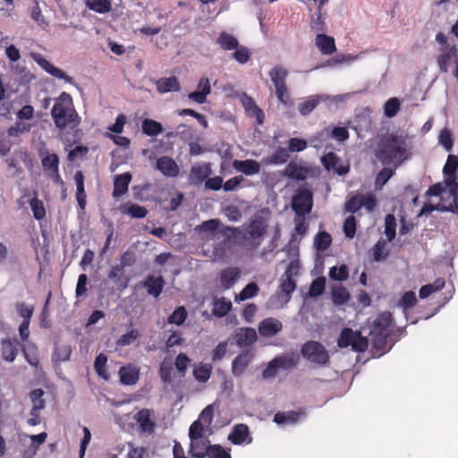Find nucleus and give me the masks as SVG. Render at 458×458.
Returning <instances> with one entry per match:
<instances>
[{
	"label": "nucleus",
	"mask_w": 458,
	"mask_h": 458,
	"mask_svg": "<svg viewBox=\"0 0 458 458\" xmlns=\"http://www.w3.org/2000/svg\"><path fill=\"white\" fill-rule=\"evenodd\" d=\"M142 285L149 295L157 298L164 289L165 280L161 276L149 275L142 283Z\"/></svg>",
	"instance_id": "obj_19"
},
{
	"label": "nucleus",
	"mask_w": 458,
	"mask_h": 458,
	"mask_svg": "<svg viewBox=\"0 0 458 458\" xmlns=\"http://www.w3.org/2000/svg\"><path fill=\"white\" fill-rule=\"evenodd\" d=\"M118 374L120 383L123 386L135 385L140 378V369L131 363L122 366Z\"/></svg>",
	"instance_id": "obj_13"
},
{
	"label": "nucleus",
	"mask_w": 458,
	"mask_h": 458,
	"mask_svg": "<svg viewBox=\"0 0 458 458\" xmlns=\"http://www.w3.org/2000/svg\"><path fill=\"white\" fill-rule=\"evenodd\" d=\"M187 316L186 309L183 306H180L168 317L167 322L169 324L181 326L185 322Z\"/></svg>",
	"instance_id": "obj_54"
},
{
	"label": "nucleus",
	"mask_w": 458,
	"mask_h": 458,
	"mask_svg": "<svg viewBox=\"0 0 458 458\" xmlns=\"http://www.w3.org/2000/svg\"><path fill=\"white\" fill-rule=\"evenodd\" d=\"M282 329V322L274 318H267L259 325V335L263 337H272L281 332Z\"/></svg>",
	"instance_id": "obj_17"
},
{
	"label": "nucleus",
	"mask_w": 458,
	"mask_h": 458,
	"mask_svg": "<svg viewBox=\"0 0 458 458\" xmlns=\"http://www.w3.org/2000/svg\"><path fill=\"white\" fill-rule=\"evenodd\" d=\"M33 216L37 220H41L46 216V210L43 202L38 198H33L30 202Z\"/></svg>",
	"instance_id": "obj_60"
},
{
	"label": "nucleus",
	"mask_w": 458,
	"mask_h": 458,
	"mask_svg": "<svg viewBox=\"0 0 458 458\" xmlns=\"http://www.w3.org/2000/svg\"><path fill=\"white\" fill-rule=\"evenodd\" d=\"M247 439H249L248 443L251 442L250 429L246 424L242 423L235 425L228 436V440L233 445H242Z\"/></svg>",
	"instance_id": "obj_24"
},
{
	"label": "nucleus",
	"mask_w": 458,
	"mask_h": 458,
	"mask_svg": "<svg viewBox=\"0 0 458 458\" xmlns=\"http://www.w3.org/2000/svg\"><path fill=\"white\" fill-rule=\"evenodd\" d=\"M290 156L288 150L284 148H276L270 156L262 159V163L266 165H282L288 161Z\"/></svg>",
	"instance_id": "obj_35"
},
{
	"label": "nucleus",
	"mask_w": 458,
	"mask_h": 458,
	"mask_svg": "<svg viewBox=\"0 0 458 458\" xmlns=\"http://www.w3.org/2000/svg\"><path fill=\"white\" fill-rule=\"evenodd\" d=\"M312 206L313 195L312 192L308 189H300L293 197L292 208L295 212V215L305 216L310 213Z\"/></svg>",
	"instance_id": "obj_5"
},
{
	"label": "nucleus",
	"mask_w": 458,
	"mask_h": 458,
	"mask_svg": "<svg viewBox=\"0 0 458 458\" xmlns=\"http://www.w3.org/2000/svg\"><path fill=\"white\" fill-rule=\"evenodd\" d=\"M207 457L208 458H232L229 451H226L222 445L216 444L209 447Z\"/></svg>",
	"instance_id": "obj_62"
},
{
	"label": "nucleus",
	"mask_w": 458,
	"mask_h": 458,
	"mask_svg": "<svg viewBox=\"0 0 458 458\" xmlns=\"http://www.w3.org/2000/svg\"><path fill=\"white\" fill-rule=\"evenodd\" d=\"M329 138L342 142L348 140L349 131L346 127H334L332 130L325 128L310 138V144L314 148H321L323 146L322 141Z\"/></svg>",
	"instance_id": "obj_7"
},
{
	"label": "nucleus",
	"mask_w": 458,
	"mask_h": 458,
	"mask_svg": "<svg viewBox=\"0 0 458 458\" xmlns=\"http://www.w3.org/2000/svg\"><path fill=\"white\" fill-rule=\"evenodd\" d=\"M445 285L444 278H437L432 284H428L420 289L419 296L420 299L428 298L430 294L442 290Z\"/></svg>",
	"instance_id": "obj_40"
},
{
	"label": "nucleus",
	"mask_w": 458,
	"mask_h": 458,
	"mask_svg": "<svg viewBox=\"0 0 458 458\" xmlns=\"http://www.w3.org/2000/svg\"><path fill=\"white\" fill-rule=\"evenodd\" d=\"M300 418V413L294 411H289L286 412H277L274 416V421L278 424H285V423H295L298 421Z\"/></svg>",
	"instance_id": "obj_47"
},
{
	"label": "nucleus",
	"mask_w": 458,
	"mask_h": 458,
	"mask_svg": "<svg viewBox=\"0 0 458 458\" xmlns=\"http://www.w3.org/2000/svg\"><path fill=\"white\" fill-rule=\"evenodd\" d=\"M301 352L303 358L319 366H325L329 362L328 352L319 342H306L302 345Z\"/></svg>",
	"instance_id": "obj_4"
},
{
	"label": "nucleus",
	"mask_w": 458,
	"mask_h": 458,
	"mask_svg": "<svg viewBox=\"0 0 458 458\" xmlns=\"http://www.w3.org/2000/svg\"><path fill=\"white\" fill-rule=\"evenodd\" d=\"M213 314L217 318H223L226 316L232 309V302L226 300L225 297L216 299L214 301Z\"/></svg>",
	"instance_id": "obj_41"
},
{
	"label": "nucleus",
	"mask_w": 458,
	"mask_h": 458,
	"mask_svg": "<svg viewBox=\"0 0 458 458\" xmlns=\"http://www.w3.org/2000/svg\"><path fill=\"white\" fill-rule=\"evenodd\" d=\"M234 50L235 51L232 55L234 60L241 64H244L249 62L251 53L247 47L239 45Z\"/></svg>",
	"instance_id": "obj_58"
},
{
	"label": "nucleus",
	"mask_w": 458,
	"mask_h": 458,
	"mask_svg": "<svg viewBox=\"0 0 458 458\" xmlns=\"http://www.w3.org/2000/svg\"><path fill=\"white\" fill-rule=\"evenodd\" d=\"M140 434L152 435L155 432L154 411L148 408L140 410L134 416Z\"/></svg>",
	"instance_id": "obj_8"
},
{
	"label": "nucleus",
	"mask_w": 458,
	"mask_h": 458,
	"mask_svg": "<svg viewBox=\"0 0 458 458\" xmlns=\"http://www.w3.org/2000/svg\"><path fill=\"white\" fill-rule=\"evenodd\" d=\"M123 266H114L107 274V277L114 281L118 289L123 291L128 286L129 278L124 276Z\"/></svg>",
	"instance_id": "obj_34"
},
{
	"label": "nucleus",
	"mask_w": 458,
	"mask_h": 458,
	"mask_svg": "<svg viewBox=\"0 0 458 458\" xmlns=\"http://www.w3.org/2000/svg\"><path fill=\"white\" fill-rule=\"evenodd\" d=\"M296 289V283L290 276L282 277L281 283L278 286L277 296L282 299L284 302L287 303L292 297V293Z\"/></svg>",
	"instance_id": "obj_23"
},
{
	"label": "nucleus",
	"mask_w": 458,
	"mask_h": 458,
	"mask_svg": "<svg viewBox=\"0 0 458 458\" xmlns=\"http://www.w3.org/2000/svg\"><path fill=\"white\" fill-rule=\"evenodd\" d=\"M356 335V331L354 332L351 328H344L342 330L340 336L337 341V344L341 348H346L352 346L354 341V337Z\"/></svg>",
	"instance_id": "obj_53"
},
{
	"label": "nucleus",
	"mask_w": 458,
	"mask_h": 458,
	"mask_svg": "<svg viewBox=\"0 0 458 458\" xmlns=\"http://www.w3.org/2000/svg\"><path fill=\"white\" fill-rule=\"evenodd\" d=\"M19 342L17 338H4L1 341V354L4 360L12 362L18 354Z\"/></svg>",
	"instance_id": "obj_21"
},
{
	"label": "nucleus",
	"mask_w": 458,
	"mask_h": 458,
	"mask_svg": "<svg viewBox=\"0 0 458 458\" xmlns=\"http://www.w3.org/2000/svg\"><path fill=\"white\" fill-rule=\"evenodd\" d=\"M85 4L89 10L98 13H106L112 9L109 0H85Z\"/></svg>",
	"instance_id": "obj_43"
},
{
	"label": "nucleus",
	"mask_w": 458,
	"mask_h": 458,
	"mask_svg": "<svg viewBox=\"0 0 458 458\" xmlns=\"http://www.w3.org/2000/svg\"><path fill=\"white\" fill-rule=\"evenodd\" d=\"M410 155L407 137L394 133L382 140L376 154L383 164H394L395 166L408 159Z\"/></svg>",
	"instance_id": "obj_2"
},
{
	"label": "nucleus",
	"mask_w": 458,
	"mask_h": 458,
	"mask_svg": "<svg viewBox=\"0 0 458 458\" xmlns=\"http://www.w3.org/2000/svg\"><path fill=\"white\" fill-rule=\"evenodd\" d=\"M457 170L458 157L454 155H449L443 168V174H456Z\"/></svg>",
	"instance_id": "obj_64"
},
{
	"label": "nucleus",
	"mask_w": 458,
	"mask_h": 458,
	"mask_svg": "<svg viewBox=\"0 0 458 458\" xmlns=\"http://www.w3.org/2000/svg\"><path fill=\"white\" fill-rule=\"evenodd\" d=\"M242 102L247 114L250 117H255L257 123L259 124H262L264 122V113L256 105L254 99L251 97L244 95V97L242 99Z\"/></svg>",
	"instance_id": "obj_29"
},
{
	"label": "nucleus",
	"mask_w": 458,
	"mask_h": 458,
	"mask_svg": "<svg viewBox=\"0 0 458 458\" xmlns=\"http://www.w3.org/2000/svg\"><path fill=\"white\" fill-rule=\"evenodd\" d=\"M41 164L47 176L59 170V157L56 154L47 153L45 156L41 155Z\"/></svg>",
	"instance_id": "obj_38"
},
{
	"label": "nucleus",
	"mask_w": 458,
	"mask_h": 458,
	"mask_svg": "<svg viewBox=\"0 0 458 458\" xmlns=\"http://www.w3.org/2000/svg\"><path fill=\"white\" fill-rule=\"evenodd\" d=\"M394 172L393 169L388 167H384L379 171V173L376 176L375 185L377 188L383 187L389 179L394 175Z\"/></svg>",
	"instance_id": "obj_59"
},
{
	"label": "nucleus",
	"mask_w": 458,
	"mask_h": 458,
	"mask_svg": "<svg viewBox=\"0 0 458 458\" xmlns=\"http://www.w3.org/2000/svg\"><path fill=\"white\" fill-rule=\"evenodd\" d=\"M157 91L160 94L176 92L181 89L179 80L175 76L163 77L156 81Z\"/></svg>",
	"instance_id": "obj_27"
},
{
	"label": "nucleus",
	"mask_w": 458,
	"mask_h": 458,
	"mask_svg": "<svg viewBox=\"0 0 458 458\" xmlns=\"http://www.w3.org/2000/svg\"><path fill=\"white\" fill-rule=\"evenodd\" d=\"M31 58L47 73L52 75L55 78L64 80L65 82L70 84H75L72 77L67 75L65 72L54 66L51 63H49L46 58H44L38 53H31Z\"/></svg>",
	"instance_id": "obj_9"
},
{
	"label": "nucleus",
	"mask_w": 458,
	"mask_h": 458,
	"mask_svg": "<svg viewBox=\"0 0 458 458\" xmlns=\"http://www.w3.org/2000/svg\"><path fill=\"white\" fill-rule=\"evenodd\" d=\"M332 243V237L326 231L319 232L314 239V245L318 251L327 250Z\"/></svg>",
	"instance_id": "obj_46"
},
{
	"label": "nucleus",
	"mask_w": 458,
	"mask_h": 458,
	"mask_svg": "<svg viewBox=\"0 0 458 458\" xmlns=\"http://www.w3.org/2000/svg\"><path fill=\"white\" fill-rule=\"evenodd\" d=\"M327 98L328 97L325 95L310 96L298 105V111L301 115L306 116L310 114L320 102L326 101Z\"/></svg>",
	"instance_id": "obj_30"
},
{
	"label": "nucleus",
	"mask_w": 458,
	"mask_h": 458,
	"mask_svg": "<svg viewBox=\"0 0 458 458\" xmlns=\"http://www.w3.org/2000/svg\"><path fill=\"white\" fill-rule=\"evenodd\" d=\"M326 288V278L324 276H319L312 281L308 295L311 298H316L320 296Z\"/></svg>",
	"instance_id": "obj_51"
},
{
	"label": "nucleus",
	"mask_w": 458,
	"mask_h": 458,
	"mask_svg": "<svg viewBox=\"0 0 458 458\" xmlns=\"http://www.w3.org/2000/svg\"><path fill=\"white\" fill-rule=\"evenodd\" d=\"M265 233V227L261 220L255 219L251 221L247 228L246 237L256 239L261 237Z\"/></svg>",
	"instance_id": "obj_48"
},
{
	"label": "nucleus",
	"mask_w": 458,
	"mask_h": 458,
	"mask_svg": "<svg viewBox=\"0 0 458 458\" xmlns=\"http://www.w3.org/2000/svg\"><path fill=\"white\" fill-rule=\"evenodd\" d=\"M393 322L392 314L389 311L380 313L373 322L372 330L389 333V327Z\"/></svg>",
	"instance_id": "obj_37"
},
{
	"label": "nucleus",
	"mask_w": 458,
	"mask_h": 458,
	"mask_svg": "<svg viewBox=\"0 0 458 458\" xmlns=\"http://www.w3.org/2000/svg\"><path fill=\"white\" fill-rule=\"evenodd\" d=\"M106 365L107 356L104 353H99L95 359L94 369L98 376L104 380H108L110 378Z\"/></svg>",
	"instance_id": "obj_42"
},
{
	"label": "nucleus",
	"mask_w": 458,
	"mask_h": 458,
	"mask_svg": "<svg viewBox=\"0 0 458 458\" xmlns=\"http://www.w3.org/2000/svg\"><path fill=\"white\" fill-rule=\"evenodd\" d=\"M198 89L196 91L191 92L188 95V98L198 103L204 104L207 101L208 95L211 92V86L209 80L208 78H201L198 83Z\"/></svg>",
	"instance_id": "obj_20"
},
{
	"label": "nucleus",
	"mask_w": 458,
	"mask_h": 458,
	"mask_svg": "<svg viewBox=\"0 0 458 458\" xmlns=\"http://www.w3.org/2000/svg\"><path fill=\"white\" fill-rule=\"evenodd\" d=\"M76 183V199L81 209H85L87 194L84 186V174L81 171H77L74 175Z\"/></svg>",
	"instance_id": "obj_33"
},
{
	"label": "nucleus",
	"mask_w": 458,
	"mask_h": 458,
	"mask_svg": "<svg viewBox=\"0 0 458 458\" xmlns=\"http://www.w3.org/2000/svg\"><path fill=\"white\" fill-rule=\"evenodd\" d=\"M190 362H191V360L185 353H179L176 356L175 361H174V366L182 377H183L185 375Z\"/></svg>",
	"instance_id": "obj_61"
},
{
	"label": "nucleus",
	"mask_w": 458,
	"mask_h": 458,
	"mask_svg": "<svg viewBox=\"0 0 458 458\" xmlns=\"http://www.w3.org/2000/svg\"><path fill=\"white\" fill-rule=\"evenodd\" d=\"M329 276L336 281H345L349 276L348 267L344 264L340 267H332L329 270Z\"/></svg>",
	"instance_id": "obj_56"
},
{
	"label": "nucleus",
	"mask_w": 458,
	"mask_h": 458,
	"mask_svg": "<svg viewBox=\"0 0 458 458\" xmlns=\"http://www.w3.org/2000/svg\"><path fill=\"white\" fill-rule=\"evenodd\" d=\"M210 446L208 438L193 439L190 443L189 454L192 458H206Z\"/></svg>",
	"instance_id": "obj_18"
},
{
	"label": "nucleus",
	"mask_w": 458,
	"mask_h": 458,
	"mask_svg": "<svg viewBox=\"0 0 458 458\" xmlns=\"http://www.w3.org/2000/svg\"><path fill=\"white\" fill-rule=\"evenodd\" d=\"M252 360L253 353L250 351L242 352L232 362V374L236 377H242Z\"/></svg>",
	"instance_id": "obj_11"
},
{
	"label": "nucleus",
	"mask_w": 458,
	"mask_h": 458,
	"mask_svg": "<svg viewBox=\"0 0 458 458\" xmlns=\"http://www.w3.org/2000/svg\"><path fill=\"white\" fill-rule=\"evenodd\" d=\"M316 45L323 55H332L335 50V39L326 34H318Z\"/></svg>",
	"instance_id": "obj_36"
},
{
	"label": "nucleus",
	"mask_w": 458,
	"mask_h": 458,
	"mask_svg": "<svg viewBox=\"0 0 458 458\" xmlns=\"http://www.w3.org/2000/svg\"><path fill=\"white\" fill-rule=\"evenodd\" d=\"M440 53L437 56V64L440 72L445 73L448 72L452 64L458 62V48L455 45L452 47H445L439 49Z\"/></svg>",
	"instance_id": "obj_10"
},
{
	"label": "nucleus",
	"mask_w": 458,
	"mask_h": 458,
	"mask_svg": "<svg viewBox=\"0 0 458 458\" xmlns=\"http://www.w3.org/2000/svg\"><path fill=\"white\" fill-rule=\"evenodd\" d=\"M241 276L238 267H226L219 273L220 284L223 289L228 290L233 286Z\"/></svg>",
	"instance_id": "obj_22"
},
{
	"label": "nucleus",
	"mask_w": 458,
	"mask_h": 458,
	"mask_svg": "<svg viewBox=\"0 0 458 458\" xmlns=\"http://www.w3.org/2000/svg\"><path fill=\"white\" fill-rule=\"evenodd\" d=\"M321 161L327 170H333L339 175H344L350 170L348 165H339V157L334 152H328L327 154L324 155Z\"/></svg>",
	"instance_id": "obj_16"
},
{
	"label": "nucleus",
	"mask_w": 458,
	"mask_h": 458,
	"mask_svg": "<svg viewBox=\"0 0 458 458\" xmlns=\"http://www.w3.org/2000/svg\"><path fill=\"white\" fill-rule=\"evenodd\" d=\"M157 169L167 177H175L179 174V166L175 161L169 157H162L157 159Z\"/></svg>",
	"instance_id": "obj_26"
},
{
	"label": "nucleus",
	"mask_w": 458,
	"mask_h": 458,
	"mask_svg": "<svg viewBox=\"0 0 458 458\" xmlns=\"http://www.w3.org/2000/svg\"><path fill=\"white\" fill-rule=\"evenodd\" d=\"M288 71L283 66L276 65L269 72V77L276 88V95L278 100L287 106L291 102L290 94L286 86Z\"/></svg>",
	"instance_id": "obj_3"
},
{
	"label": "nucleus",
	"mask_w": 458,
	"mask_h": 458,
	"mask_svg": "<svg viewBox=\"0 0 458 458\" xmlns=\"http://www.w3.org/2000/svg\"><path fill=\"white\" fill-rule=\"evenodd\" d=\"M377 199L372 193L356 194L345 202L344 208L347 212L352 214L356 213L362 207L370 212L377 207Z\"/></svg>",
	"instance_id": "obj_6"
},
{
	"label": "nucleus",
	"mask_w": 458,
	"mask_h": 458,
	"mask_svg": "<svg viewBox=\"0 0 458 458\" xmlns=\"http://www.w3.org/2000/svg\"><path fill=\"white\" fill-rule=\"evenodd\" d=\"M350 293L343 285L332 287V300L334 304L339 306L346 303L350 300Z\"/></svg>",
	"instance_id": "obj_44"
},
{
	"label": "nucleus",
	"mask_w": 458,
	"mask_h": 458,
	"mask_svg": "<svg viewBox=\"0 0 458 458\" xmlns=\"http://www.w3.org/2000/svg\"><path fill=\"white\" fill-rule=\"evenodd\" d=\"M72 348L68 344L55 345L53 352V360L58 362L67 361L70 360Z\"/></svg>",
	"instance_id": "obj_50"
},
{
	"label": "nucleus",
	"mask_w": 458,
	"mask_h": 458,
	"mask_svg": "<svg viewBox=\"0 0 458 458\" xmlns=\"http://www.w3.org/2000/svg\"><path fill=\"white\" fill-rule=\"evenodd\" d=\"M369 347V340L367 337L361 335L360 332L356 331V335L354 337L353 344H352V348L355 352H362L366 351Z\"/></svg>",
	"instance_id": "obj_63"
},
{
	"label": "nucleus",
	"mask_w": 458,
	"mask_h": 458,
	"mask_svg": "<svg viewBox=\"0 0 458 458\" xmlns=\"http://www.w3.org/2000/svg\"><path fill=\"white\" fill-rule=\"evenodd\" d=\"M444 187L449 190V193L458 198V182L456 174H444Z\"/></svg>",
	"instance_id": "obj_57"
},
{
	"label": "nucleus",
	"mask_w": 458,
	"mask_h": 458,
	"mask_svg": "<svg viewBox=\"0 0 458 458\" xmlns=\"http://www.w3.org/2000/svg\"><path fill=\"white\" fill-rule=\"evenodd\" d=\"M310 169L294 162H290L284 168L283 174L290 179L303 181L307 178Z\"/></svg>",
	"instance_id": "obj_25"
},
{
	"label": "nucleus",
	"mask_w": 458,
	"mask_h": 458,
	"mask_svg": "<svg viewBox=\"0 0 458 458\" xmlns=\"http://www.w3.org/2000/svg\"><path fill=\"white\" fill-rule=\"evenodd\" d=\"M274 359L277 369L284 370L294 369L300 360V357L296 352L284 353Z\"/></svg>",
	"instance_id": "obj_32"
},
{
	"label": "nucleus",
	"mask_w": 458,
	"mask_h": 458,
	"mask_svg": "<svg viewBox=\"0 0 458 458\" xmlns=\"http://www.w3.org/2000/svg\"><path fill=\"white\" fill-rule=\"evenodd\" d=\"M233 168L247 176L258 174L260 172V164L254 159L239 160L232 162Z\"/></svg>",
	"instance_id": "obj_15"
},
{
	"label": "nucleus",
	"mask_w": 458,
	"mask_h": 458,
	"mask_svg": "<svg viewBox=\"0 0 458 458\" xmlns=\"http://www.w3.org/2000/svg\"><path fill=\"white\" fill-rule=\"evenodd\" d=\"M50 114L55 126L60 131L65 129L73 131L79 127L81 122V118L75 109L73 99L67 92H62L55 99Z\"/></svg>",
	"instance_id": "obj_1"
},
{
	"label": "nucleus",
	"mask_w": 458,
	"mask_h": 458,
	"mask_svg": "<svg viewBox=\"0 0 458 458\" xmlns=\"http://www.w3.org/2000/svg\"><path fill=\"white\" fill-rule=\"evenodd\" d=\"M211 172L209 163L194 165L190 171L189 182L191 184L199 185L211 174Z\"/></svg>",
	"instance_id": "obj_12"
},
{
	"label": "nucleus",
	"mask_w": 458,
	"mask_h": 458,
	"mask_svg": "<svg viewBox=\"0 0 458 458\" xmlns=\"http://www.w3.org/2000/svg\"><path fill=\"white\" fill-rule=\"evenodd\" d=\"M142 131L148 136H157L163 131L162 124L152 119H145L142 122Z\"/></svg>",
	"instance_id": "obj_45"
},
{
	"label": "nucleus",
	"mask_w": 458,
	"mask_h": 458,
	"mask_svg": "<svg viewBox=\"0 0 458 458\" xmlns=\"http://www.w3.org/2000/svg\"><path fill=\"white\" fill-rule=\"evenodd\" d=\"M44 391L40 388L34 389L30 392V397L33 403L32 409L35 411H40L45 408L46 403L43 399Z\"/></svg>",
	"instance_id": "obj_55"
},
{
	"label": "nucleus",
	"mask_w": 458,
	"mask_h": 458,
	"mask_svg": "<svg viewBox=\"0 0 458 458\" xmlns=\"http://www.w3.org/2000/svg\"><path fill=\"white\" fill-rule=\"evenodd\" d=\"M235 344L238 347H249L256 343L258 336L254 328L242 327L240 328L233 335Z\"/></svg>",
	"instance_id": "obj_14"
},
{
	"label": "nucleus",
	"mask_w": 458,
	"mask_h": 458,
	"mask_svg": "<svg viewBox=\"0 0 458 458\" xmlns=\"http://www.w3.org/2000/svg\"><path fill=\"white\" fill-rule=\"evenodd\" d=\"M212 369V365L210 364H200L194 369L193 376L197 381L205 383L210 378Z\"/></svg>",
	"instance_id": "obj_49"
},
{
	"label": "nucleus",
	"mask_w": 458,
	"mask_h": 458,
	"mask_svg": "<svg viewBox=\"0 0 458 458\" xmlns=\"http://www.w3.org/2000/svg\"><path fill=\"white\" fill-rule=\"evenodd\" d=\"M388 336L389 333L375 331L371 329L369 333V337L373 349L382 353L388 351L391 348L387 344Z\"/></svg>",
	"instance_id": "obj_31"
},
{
	"label": "nucleus",
	"mask_w": 458,
	"mask_h": 458,
	"mask_svg": "<svg viewBox=\"0 0 458 458\" xmlns=\"http://www.w3.org/2000/svg\"><path fill=\"white\" fill-rule=\"evenodd\" d=\"M131 181V174L128 172L116 175L114 181L113 197L117 199L124 195L128 191Z\"/></svg>",
	"instance_id": "obj_28"
},
{
	"label": "nucleus",
	"mask_w": 458,
	"mask_h": 458,
	"mask_svg": "<svg viewBox=\"0 0 458 458\" xmlns=\"http://www.w3.org/2000/svg\"><path fill=\"white\" fill-rule=\"evenodd\" d=\"M259 288L256 283H249L238 295L235 301H243L245 300L255 297L259 293Z\"/></svg>",
	"instance_id": "obj_52"
},
{
	"label": "nucleus",
	"mask_w": 458,
	"mask_h": 458,
	"mask_svg": "<svg viewBox=\"0 0 458 458\" xmlns=\"http://www.w3.org/2000/svg\"><path fill=\"white\" fill-rule=\"evenodd\" d=\"M216 43L224 50H234L240 45L238 39L233 35L223 31L216 38Z\"/></svg>",
	"instance_id": "obj_39"
}]
</instances>
